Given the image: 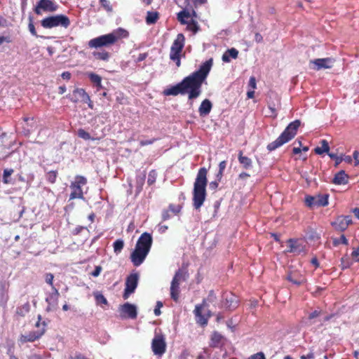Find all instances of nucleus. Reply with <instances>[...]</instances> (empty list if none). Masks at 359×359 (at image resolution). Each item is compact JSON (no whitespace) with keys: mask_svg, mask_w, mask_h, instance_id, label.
Returning a JSON list of instances; mask_svg holds the SVG:
<instances>
[{"mask_svg":"<svg viewBox=\"0 0 359 359\" xmlns=\"http://www.w3.org/2000/svg\"><path fill=\"white\" fill-rule=\"evenodd\" d=\"M212 65V59L206 60L197 70L184 77L180 83L164 89L163 94L165 96L188 94L189 100L196 99L201 94L202 85L210 72Z\"/></svg>","mask_w":359,"mask_h":359,"instance_id":"nucleus-1","label":"nucleus"},{"mask_svg":"<svg viewBox=\"0 0 359 359\" xmlns=\"http://www.w3.org/2000/svg\"><path fill=\"white\" fill-rule=\"evenodd\" d=\"M207 173L205 168H201L194 184L193 206L196 210L201 208L206 198Z\"/></svg>","mask_w":359,"mask_h":359,"instance_id":"nucleus-2","label":"nucleus"},{"mask_svg":"<svg viewBox=\"0 0 359 359\" xmlns=\"http://www.w3.org/2000/svg\"><path fill=\"white\" fill-rule=\"evenodd\" d=\"M128 35L129 33L127 30L120 27L111 33L90 39L88 41V46L95 48L109 46L115 43L119 39L127 38Z\"/></svg>","mask_w":359,"mask_h":359,"instance_id":"nucleus-3","label":"nucleus"},{"mask_svg":"<svg viewBox=\"0 0 359 359\" xmlns=\"http://www.w3.org/2000/svg\"><path fill=\"white\" fill-rule=\"evenodd\" d=\"M301 125L299 120H295L288 124L279 137L267 145L269 151L276 150L284 144L288 142L297 135V130Z\"/></svg>","mask_w":359,"mask_h":359,"instance_id":"nucleus-4","label":"nucleus"},{"mask_svg":"<svg viewBox=\"0 0 359 359\" xmlns=\"http://www.w3.org/2000/svg\"><path fill=\"white\" fill-rule=\"evenodd\" d=\"M41 25L45 29H52L55 27L67 28L70 25L69 18L63 14L51 15L43 18Z\"/></svg>","mask_w":359,"mask_h":359,"instance_id":"nucleus-5","label":"nucleus"},{"mask_svg":"<svg viewBox=\"0 0 359 359\" xmlns=\"http://www.w3.org/2000/svg\"><path fill=\"white\" fill-rule=\"evenodd\" d=\"M187 278L186 269H179L176 271L170 285V297L174 302H177L179 299L180 283L185 281Z\"/></svg>","mask_w":359,"mask_h":359,"instance_id":"nucleus-6","label":"nucleus"},{"mask_svg":"<svg viewBox=\"0 0 359 359\" xmlns=\"http://www.w3.org/2000/svg\"><path fill=\"white\" fill-rule=\"evenodd\" d=\"M185 38L183 34H178L174 40L170 52V59L175 62L177 67L181 65L180 54L184 46Z\"/></svg>","mask_w":359,"mask_h":359,"instance_id":"nucleus-7","label":"nucleus"},{"mask_svg":"<svg viewBox=\"0 0 359 359\" xmlns=\"http://www.w3.org/2000/svg\"><path fill=\"white\" fill-rule=\"evenodd\" d=\"M58 5L52 0H39L34 8V11L38 15L42 14V12L53 13L57 10Z\"/></svg>","mask_w":359,"mask_h":359,"instance_id":"nucleus-8","label":"nucleus"},{"mask_svg":"<svg viewBox=\"0 0 359 359\" xmlns=\"http://www.w3.org/2000/svg\"><path fill=\"white\" fill-rule=\"evenodd\" d=\"M139 274L137 273H130L126 280V287L124 289L123 297L127 299L133 294L138 285Z\"/></svg>","mask_w":359,"mask_h":359,"instance_id":"nucleus-9","label":"nucleus"},{"mask_svg":"<svg viewBox=\"0 0 359 359\" xmlns=\"http://www.w3.org/2000/svg\"><path fill=\"white\" fill-rule=\"evenodd\" d=\"M287 243L288 249L286 250V252L292 253L295 255L306 252V245L304 241L299 239L290 238L287 241Z\"/></svg>","mask_w":359,"mask_h":359,"instance_id":"nucleus-10","label":"nucleus"},{"mask_svg":"<svg viewBox=\"0 0 359 359\" xmlns=\"http://www.w3.org/2000/svg\"><path fill=\"white\" fill-rule=\"evenodd\" d=\"M151 348L154 355H162L166 351V342L163 334H155L151 342Z\"/></svg>","mask_w":359,"mask_h":359,"instance_id":"nucleus-11","label":"nucleus"},{"mask_svg":"<svg viewBox=\"0 0 359 359\" xmlns=\"http://www.w3.org/2000/svg\"><path fill=\"white\" fill-rule=\"evenodd\" d=\"M352 224V217L351 215H341L331 222V225L334 229L339 231H344L348 226Z\"/></svg>","mask_w":359,"mask_h":359,"instance_id":"nucleus-12","label":"nucleus"},{"mask_svg":"<svg viewBox=\"0 0 359 359\" xmlns=\"http://www.w3.org/2000/svg\"><path fill=\"white\" fill-rule=\"evenodd\" d=\"M59 296L60 293L58 290L55 287H53L52 292L48 293L46 297V302L48 304L46 309V311H53L57 309Z\"/></svg>","mask_w":359,"mask_h":359,"instance_id":"nucleus-13","label":"nucleus"},{"mask_svg":"<svg viewBox=\"0 0 359 359\" xmlns=\"http://www.w3.org/2000/svg\"><path fill=\"white\" fill-rule=\"evenodd\" d=\"M153 243L151 233L144 232L139 237L135 247L149 252Z\"/></svg>","mask_w":359,"mask_h":359,"instance_id":"nucleus-14","label":"nucleus"},{"mask_svg":"<svg viewBox=\"0 0 359 359\" xmlns=\"http://www.w3.org/2000/svg\"><path fill=\"white\" fill-rule=\"evenodd\" d=\"M149 252L142 249L135 247L134 250L130 254V259L133 264L137 267L140 266L145 260Z\"/></svg>","mask_w":359,"mask_h":359,"instance_id":"nucleus-15","label":"nucleus"},{"mask_svg":"<svg viewBox=\"0 0 359 359\" xmlns=\"http://www.w3.org/2000/svg\"><path fill=\"white\" fill-rule=\"evenodd\" d=\"M120 312L123 318L135 319L137 316V306L135 304L126 302L121 306Z\"/></svg>","mask_w":359,"mask_h":359,"instance_id":"nucleus-16","label":"nucleus"},{"mask_svg":"<svg viewBox=\"0 0 359 359\" xmlns=\"http://www.w3.org/2000/svg\"><path fill=\"white\" fill-rule=\"evenodd\" d=\"M42 328L38 330H33L29 332L27 334L22 335L21 340L22 342H33L35 340L39 339L45 332V327L46 326V323L45 321L42 322Z\"/></svg>","mask_w":359,"mask_h":359,"instance_id":"nucleus-17","label":"nucleus"},{"mask_svg":"<svg viewBox=\"0 0 359 359\" xmlns=\"http://www.w3.org/2000/svg\"><path fill=\"white\" fill-rule=\"evenodd\" d=\"M334 60L331 57L318 58L311 60L310 62L313 65V69L320 70L322 69H330L332 67Z\"/></svg>","mask_w":359,"mask_h":359,"instance_id":"nucleus-18","label":"nucleus"},{"mask_svg":"<svg viewBox=\"0 0 359 359\" xmlns=\"http://www.w3.org/2000/svg\"><path fill=\"white\" fill-rule=\"evenodd\" d=\"M222 298L223 306L227 309H235L238 305V297L232 293H224Z\"/></svg>","mask_w":359,"mask_h":359,"instance_id":"nucleus-19","label":"nucleus"},{"mask_svg":"<svg viewBox=\"0 0 359 359\" xmlns=\"http://www.w3.org/2000/svg\"><path fill=\"white\" fill-rule=\"evenodd\" d=\"M23 121L25 125L23 126L22 133L25 136H29L37 128L36 122L34 117H25Z\"/></svg>","mask_w":359,"mask_h":359,"instance_id":"nucleus-20","label":"nucleus"},{"mask_svg":"<svg viewBox=\"0 0 359 359\" xmlns=\"http://www.w3.org/2000/svg\"><path fill=\"white\" fill-rule=\"evenodd\" d=\"M88 94L83 88H76L73 90L71 101L73 102H78L79 101L83 102L88 97Z\"/></svg>","mask_w":359,"mask_h":359,"instance_id":"nucleus-21","label":"nucleus"},{"mask_svg":"<svg viewBox=\"0 0 359 359\" xmlns=\"http://www.w3.org/2000/svg\"><path fill=\"white\" fill-rule=\"evenodd\" d=\"M212 108V104L211 101L208 99H205L202 101L201 105L199 106L198 113L201 116H206L210 114Z\"/></svg>","mask_w":359,"mask_h":359,"instance_id":"nucleus-22","label":"nucleus"},{"mask_svg":"<svg viewBox=\"0 0 359 359\" xmlns=\"http://www.w3.org/2000/svg\"><path fill=\"white\" fill-rule=\"evenodd\" d=\"M348 176L344 170H340L334 177L332 182L337 185L346 184L348 183Z\"/></svg>","mask_w":359,"mask_h":359,"instance_id":"nucleus-23","label":"nucleus"},{"mask_svg":"<svg viewBox=\"0 0 359 359\" xmlns=\"http://www.w3.org/2000/svg\"><path fill=\"white\" fill-rule=\"evenodd\" d=\"M238 55V51L235 48L227 49L222 55V60L224 62H229L231 58L236 59Z\"/></svg>","mask_w":359,"mask_h":359,"instance_id":"nucleus-24","label":"nucleus"},{"mask_svg":"<svg viewBox=\"0 0 359 359\" xmlns=\"http://www.w3.org/2000/svg\"><path fill=\"white\" fill-rule=\"evenodd\" d=\"M287 280L296 285H300L305 282L304 276L299 273H290L287 276Z\"/></svg>","mask_w":359,"mask_h":359,"instance_id":"nucleus-25","label":"nucleus"},{"mask_svg":"<svg viewBox=\"0 0 359 359\" xmlns=\"http://www.w3.org/2000/svg\"><path fill=\"white\" fill-rule=\"evenodd\" d=\"M70 187L72 189V191L69 196V200L74 198H83V191L79 185L72 183Z\"/></svg>","mask_w":359,"mask_h":359,"instance_id":"nucleus-26","label":"nucleus"},{"mask_svg":"<svg viewBox=\"0 0 359 359\" xmlns=\"http://www.w3.org/2000/svg\"><path fill=\"white\" fill-rule=\"evenodd\" d=\"M238 159L241 165L245 169H250L252 167V161L248 156L243 155V151H240L238 156Z\"/></svg>","mask_w":359,"mask_h":359,"instance_id":"nucleus-27","label":"nucleus"},{"mask_svg":"<svg viewBox=\"0 0 359 359\" xmlns=\"http://www.w3.org/2000/svg\"><path fill=\"white\" fill-rule=\"evenodd\" d=\"M223 336L217 332H214L211 336L210 346L219 348L222 346Z\"/></svg>","mask_w":359,"mask_h":359,"instance_id":"nucleus-28","label":"nucleus"},{"mask_svg":"<svg viewBox=\"0 0 359 359\" xmlns=\"http://www.w3.org/2000/svg\"><path fill=\"white\" fill-rule=\"evenodd\" d=\"M87 76L90 81L95 86L97 90L102 88V78L100 76L93 72L88 73Z\"/></svg>","mask_w":359,"mask_h":359,"instance_id":"nucleus-29","label":"nucleus"},{"mask_svg":"<svg viewBox=\"0 0 359 359\" xmlns=\"http://www.w3.org/2000/svg\"><path fill=\"white\" fill-rule=\"evenodd\" d=\"M321 147H317L314 151L316 154L321 155L323 153H330V146L328 142L326 140H322L320 141Z\"/></svg>","mask_w":359,"mask_h":359,"instance_id":"nucleus-30","label":"nucleus"},{"mask_svg":"<svg viewBox=\"0 0 359 359\" xmlns=\"http://www.w3.org/2000/svg\"><path fill=\"white\" fill-rule=\"evenodd\" d=\"M159 18V14L156 11H148L147 13L146 22L147 25H154Z\"/></svg>","mask_w":359,"mask_h":359,"instance_id":"nucleus-31","label":"nucleus"},{"mask_svg":"<svg viewBox=\"0 0 359 359\" xmlns=\"http://www.w3.org/2000/svg\"><path fill=\"white\" fill-rule=\"evenodd\" d=\"M328 194H323L316 196V207H324L328 205Z\"/></svg>","mask_w":359,"mask_h":359,"instance_id":"nucleus-32","label":"nucleus"},{"mask_svg":"<svg viewBox=\"0 0 359 359\" xmlns=\"http://www.w3.org/2000/svg\"><path fill=\"white\" fill-rule=\"evenodd\" d=\"M13 170L12 168H6L4 170L2 181L6 184H14V182L11 178V175L13 174Z\"/></svg>","mask_w":359,"mask_h":359,"instance_id":"nucleus-33","label":"nucleus"},{"mask_svg":"<svg viewBox=\"0 0 359 359\" xmlns=\"http://www.w3.org/2000/svg\"><path fill=\"white\" fill-rule=\"evenodd\" d=\"M185 25H187V29L191 32L193 34H196L200 30V27L198 22L193 19L187 21V23Z\"/></svg>","mask_w":359,"mask_h":359,"instance_id":"nucleus-34","label":"nucleus"},{"mask_svg":"<svg viewBox=\"0 0 359 359\" xmlns=\"http://www.w3.org/2000/svg\"><path fill=\"white\" fill-rule=\"evenodd\" d=\"M191 16V14L189 11H188L186 9H183L177 14V20L182 25H185L187 23V21L186 19L189 18Z\"/></svg>","mask_w":359,"mask_h":359,"instance_id":"nucleus-35","label":"nucleus"},{"mask_svg":"<svg viewBox=\"0 0 359 359\" xmlns=\"http://www.w3.org/2000/svg\"><path fill=\"white\" fill-rule=\"evenodd\" d=\"M95 302L97 304H105L107 305L108 304V302L105 297L100 292H95L93 293Z\"/></svg>","mask_w":359,"mask_h":359,"instance_id":"nucleus-36","label":"nucleus"},{"mask_svg":"<svg viewBox=\"0 0 359 359\" xmlns=\"http://www.w3.org/2000/svg\"><path fill=\"white\" fill-rule=\"evenodd\" d=\"M93 56L97 59L102 61H108L109 59V53L107 51H101V52H93Z\"/></svg>","mask_w":359,"mask_h":359,"instance_id":"nucleus-37","label":"nucleus"},{"mask_svg":"<svg viewBox=\"0 0 359 359\" xmlns=\"http://www.w3.org/2000/svg\"><path fill=\"white\" fill-rule=\"evenodd\" d=\"M124 246V241L122 239H117L113 243L114 252L118 255L119 254Z\"/></svg>","mask_w":359,"mask_h":359,"instance_id":"nucleus-38","label":"nucleus"},{"mask_svg":"<svg viewBox=\"0 0 359 359\" xmlns=\"http://www.w3.org/2000/svg\"><path fill=\"white\" fill-rule=\"evenodd\" d=\"M30 310L29 303L27 302L24 304L22 306L17 309V313L21 316H24Z\"/></svg>","mask_w":359,"mask_h":359,"instance_id":"nucleus-39","label":"nucleus"},{"mask_svg":"<svg viewBox=\"0 0 359 359\" xmlns=\"http://www.w3.org/2000/svg\"><path fill=\"white\" fill-rule=\"evenodd\" d=\"M145 178H146L145 174L137 176L136 183H137V192H140L142 191V187H143L144 181H145Z\"/></svg>","mask_w":359,"mask_h":359,"instance_id":"nucleus-40","label":"nucleus"},{"mask_svg":"<svg viewBox=\"0 0 359 359\" xmlns=\"http://www.w3.org/2000/svg\"><path fill=\"white\" fill-rule=\"evenodd\" d=\"M28 28H29V31L30 32V33L36 36V37H41V38H45L44 36H39L36 34V29H35V27L34 25V23H33V18L29 15V25H28Z\"/></svg>","mask_w":359,"mask_h":359,"instance_id":"nucleus-41","label":"nucleus"},{"mask_svg":"<svg viewBox=\"0 0 359 359\" xmlns=\"http://www.w3.org/2000/svg\"><path fill=\"white\" fill-rule=\"evenodd\" d=\"M316 196L307 195L305 197V203L308 207H309L311 208L316 207Z\"/></svg>","mask_w":359,"mask_h":359,"instance_id":"nucleus-42","label":"nucleus"},{"mask_svg":"<svg viewBox=\"0 0 359 359\" xmlns=\"http://www.w3.org/2000/svg\"><path fill=\"white\" fill-rule=\"evenodd\" d=\"M77 135L80 138L84 140H95L94 138H92L90 135L83 128H79L78 130Z\"/></svg>","mask_w":359,"mask_h":359,"instance_id":"nucleus-43","label":"nucleus"},{"mask_svg":"<svg viewBox=\"0 0 359 359\" xmlns=\"http://www.w3.org/2000/svg\"><path fill=\"white\" fill-rule=\"evenodd\" d=\"M341 243L346 245H347L348 244V241L344 234H342L340 236V238H336L333 239V245L334 246L337 247Z\"/></svg>","mask_w":359,"mask_h":359,"instance_id":"nucleus-44","label":"nucleus"},{"mask_svg":"<svg viewBox=\"0 0 359 359\" xmlns=\"http://www.w3.org/2000/svg\"><path fill=\"white\" fill-rule=\"evenodd\" d=\"M57 175V172L56 170H50L48 172H47V174H46V180L50 183L53 184L56 181Z\"/></svg>","mask_w":359,"mask_h":359,"instance_id":"nucleus-45","label":"nucleus"},{"mask_svg":"<svg viewBox=\"0 0 359 359\" xmlns=\"http://www.w3.org/2000/svg\"><path fill=\"white\" fill-rule=\"evenodd\" d=\"M157 173L155 170H151L149 171L147 179V184L149 185H152L156 180Z\"/></svg>","mask_w":359,"mask_h":359,"instance_id":"nucleus-46","label":"nucleus"},{"mask_svg":"<svg viewBox=\"0 0 359 359\" xmlns=\"http://www.w3.org/2000/svg\"><path fill=\"white\" fill-rule=\"evenodd\" d=\"M328 156H330V158L331 159H333V160L335 161V163H334V166L335 167H337L341 163V161H343V157L342 156H338L337 155V154H335V153H333V152L328 153Z\"/></svg>","mask_w":359,"mask_h":359,"instance_id":"nucleus-47","label":"nucleus"},{"mask_svg":"<svg viewBox=\"0 0 359 359\" xmlns=\"http://www.w3.org/2000/svg\"><path fill=\"white\" fill-rule=\"evenodd\" d=\"M86 182H87V180L86 177H84L83 176L78 175L76 177L75 181L73 182L72 183L81 187L82 185L86 184Z\"/></svg>","mask_w":359,"mask_h":359,"instance_id":"nucleus-48","label":"nucleus"},{"mask_svg":"<svg viewBox=\"0 0 359 359\" xmlns=\"http://www.w3.org/2000/svg\"><path fill=\"white\" fill-rule=\"evenodd\" d=\"M53 279H54V276L53 273H46L45 274V281L47 284H48L49 285L51 286V288L53 289V287H55L53 285Z\"/></svg>","mask_w":359,"mask_h":359,"instance_id":"nucleus-49","label":"nucleus"},{"mask_svg":"<svg viewBox=\"0 0 359 359\" xmlns=\"http://www.w3.org/2000/svg\"><path fill=\"white\" fill-rule=\"evenodd\" d=\"M100 3L101 4L102 6L107 11V12H111L113 8L111 6V4L107 0H99Z\"/></svg>","mask_w":359,"mask_h":359,"instance_id":"nucleus-50","label":"nucleus"},{"mask_svg":"<svg viewBox=\"0 0 359 359\" xmlns=\"http://www.w3.org/2000/svg\"><path fill=\"white\" fill-rule=\"evenodd\" d=\"M196 323L200 324L202 326L206 325L208 324V318H206L203 315H199L196 316Z\"/></svg>","mask_w":359,"mask_h":359,"instance_id":"nucleus-51","label":"nucleus"},{"mask_svg":"<svg viewBox=\"0 0 359 359\" xmlns=\"http://www.w3.org/2000/svg\"><path fill=\"white\" fill-rule=\"evenodd\" d=\"M163 304L161 301L156 302V307L154 310V315L158 316L161 314V308L163 307Z\"/></svg>","mask_w":359,"mask_h":359,"instance_id":"nucleus-52","label":"nucleus"},{"mask_svg":"<svg viewBox=\"0 0 359 359\" xmlns=\"http://www.w3.org/2000/svg\"><path fill=\"white\" fill-rule=\"evenodd\" d=\"M248 87L252 90H255L257 88L256 79L255 76H251L249 79Z\"/></svg>","mask_w":359,"mask_h":359,"instance_id":"nucleus-53","label":"nucleus"},{"mask_svg":"<svg viewBox=\"0 0 359 359\" xmlns=\"http://www.w3.org/2000/svg\"><path fill=\"white\" fill-rule=\"evenodd\" d=\"M7 290V283L3 280H1L0 279V294L1 295H4L5 292Z\"/></svg>","mask_w":359,"mask_h":359,"instance_id":"nucleus-54","label":"nucleus"},{"mask_svg":"<svg viewBox=\"0 0 359 359\" xmlns=\"http://www.w3.org/2000/svg\"><path fill=\"white\" fill-rule=\"evenodd\" d=\"M147 56H148L147 53H140V54H139L137 57L134 60V62L135 63L140 62L144 60L147 57Z\"/></svg>","mask_w":359,"mask_h":359,"instance_id":"nucleus-55","label":"nucleus"},{"mask_svg":"<svg viewBox=\"0 0 359 359\" xmlns=\"http://www.w3.org/2000/svg\"><path fill=\"white\" fill-rule=\"evenodd\" d=\"M321 313V311H319V310H315L313 311H312L311 313H309V320H312L313 319L318 317Z\"/></svg>","mask_w":359,"mask_h":359,"instance_id":"nucleus-56","label":"nucleus"},{"mask_svg":"<svg viewBox=\"0 0 359 359\" xmlns=\"http://www.w3.org/2000/svg\"><path fill=\"white\" fill-rule=\"evenodd\" d=\"M248 359H266L263 352H258L251 355Z\"/></svg>","mask_w":359,"mask_h":359,"instance_id":"nucleus-57","label":"nucleus"},{"mask_svg":"<svg viewBox=\"0 0 359 359\" xmlns=\"http://www.w3.org/2000/svg\"><path fill=\"white\" fill-rule=\"evenodd\" d=\"M168 210L174 212L175 214H177L181 210V207L180 205H175L173 204H170L169 205Z\"/></svg>","mask_w":359,"mask_h":359,"instance_id":"nucleus-58","label":"nucleus"},{"mask_svg":"<svg viewBox=\"0 0 359 359\" xmlns=\"http://www.w3.org/2000/svg\"><path fill=\"white\" fill-rule=\"evenodd\" d=\"M171 218V214L170 213V210H163L162 211V219L163 221H166Z\"/></svg>","mask_w":359,"mask_h":359,"instance_id":"nucleus-59","label":"nucleus"},{"mask_svg":"<svg viewBox=\"0 0 359 359\" xmlns=\"http://www.w3.org/2000/svg\"><path fill=\"white\" fill-rule=\"evenodd\" d=\"M351 256L355 262H359V246L357 248L353 249Z\"/></svg>","mask_w":359,"mask_h":359,"instance_id":"nucleus-60","label":"nucleus"},{"mask_svg":"<svg viewBox=\"0 0 359 359\" xmlns=\"http://www.w3.org/2000/svg\"><path fill=\"white\" fill-rule=\"evenodd\" d=\"M156 140V139H155V138H153L151 140H143L140 142V144L142 147L147 146L149 144H152Z\"/></svg>","mask_w":359,"mask_h":359,"instance_id":"nucleus-61","label":"nucleus"},{"mask_svg":"<svg viewBox=\"0 0 359 359\" xmlns=\"http://www.w3.org/2000/svg\"><path fill=\"white\" fill-rule=\"evenodd\" d=\"M102 270V268L101 266H96L95 267L94 271L91 273V275L93 277H97L100 274Z\"/></svg>","mask_w":359,"mask_h":359,"instance_id":"nucleus-62","label":"nucleus"},{"mask_svg":"<svg viewBox=\"0 0 359 359\" xmlns=\"http://www.w3.org/2000/svg\"><path fill=\"white\" fill-rule=\"evenodd\" d=\"M216 294L215 293V292L213 290H210L209 292V294H208V298H207V300L209 302H215V300L216 299Z\"/></svg>","mask_w":359,"mask_h":359,"instance_id":"nucleus-63","label":"nucleus"},{"mask_svg":"<svg viewBox=\"0 0 359 359\" xmlns=\"http://www.w3.org/2000/svg\"><path fill=\"white\" fill-rule=\"evenodd\" d=\"M352 158L355 160V165L357 166L359 165V151L355 150L353 153Z\"/></svg>","mask_w":359,"mask_h":359,"instance_id":"nucleus-64","label":"nucleus"}]
</instances>
